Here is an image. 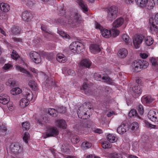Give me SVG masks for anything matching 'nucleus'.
<instances>
[{
  "mask_svg": "<svg viewBox=\"0 0 158 158\" xmlns=\"http://www.w3.org/2000/svg\"><path fill=\"white\" fill-rule=\"evenodd\" d=\"M148 65V63L147 61L138 60L134 61L132 64V66L133 72L137 73L146 68Z\"/></svg>",
  "mask_w": 158,
  "mask_h": 158,
  "instance_id": "1",
  "label": "nucleus"
},
{
  "mask_svg": "<svg viewBox=\"0 0 158 158\" xmlns=\"http://www.w3.org/2000/svg\"><path fill=\"white\" fill-rule=\"evenodd\" d=\"M80 15L77 13H75L73 15L70 16L68 20L65 21V20L59 19L60 23H63L69 24L70 26L72 27H74L76 25V22H79L80 20Z\"/></svg>",
  "mask_w": 158,
  "mask_h": 158,
  "instance_id": "2",
  "label": "nucleus"
},
{
  "mask_svg": "<svg viewBox=\"0 0 158 158\" xmlns=\"http://www.w3.org/2000/svg\"><path fill=\"white\" fill-rule=\"evenodd\" d=\"M108 13L107 18L108 20L112 21L117 16L118 14V7L113 6L108 8L107 11Z\"/></svg>",
  "mask_w": 158,
  "mask_h": 158,
  "instance_id": "3",
  "label": "nucleus"
},
{
  "mask_svg": "<svg viewBox=\"0 0 158 158\" xmlns=\"http://www.w3.org/2000/svg\"><path fill=\"white\" fill-rule=\"evenodd\" d=\"M83 48V45L78 41L73 42L69 46L70 49L74 53H80V51Z\"/></svg>",
  "mask_w": 158,
  "mask_h": 158,
  "instance_id": "4",
  "label": "nucleus"
},
{
  "mask_svg": "<svg viewBox=\"0 0 158 158\" xmlns=\"http://www.w3.org/2000/svg\"><path fill=\"white\" fill-rule=\"evenodd\" d=\"M149 22L151 24L149 27L150 31L151 32L158 31V27L156 25L158 24V13L156 14L154 19L150 18Z\"/></svg>",
  "mask_w": 158,
  "mask_h": 158,
  "instance_id": "5",
  "label": "nucleus"
},
{
  "mask_svg": "<svg viewBox=\"0 0 158 158\" xmlns=\"http://www.w3.org/2000/svg\"><path fill=\"white\" fill-rule=\"evenodd\" d=\"M59 131L55 127H49L47 130L45 134L44 135V138L50 137H56L59 135Z\"/></svg>",
  "mask_w": 158,
  "mask_h": 158,
  "instance_id": "6",
  "label": "nucleus"
},
{
  "mask_svg": "<svg viewBox=\"0 0 158 158\" xmlns=\"http://www.w3.org/2000/svg\"><path fill=\"white\" fill-rule=\"evenodd\" d=\"M87 108L84 105L79 107L77 110V114L79 118L82 119H86L88 118L86 113Z\"/></svg>",
  "mask_w": 158,
  "mask_h": 158,
  "instance_id": "7",
  "label": "nucleus"
},
{
  "mask_svg": "<svg viewBox=\"0 0 158 158\" xmlns=\"http://www.w3.org/2000/svg\"><path fill=\"white\" fill-rule=\"evenodd\" d=\"M144 38V36L142 35H136L134 36L133 39V42L135 47L136 48H139Z\"/></svg>",
  "mask_w": 158,
  "mask_h": 158,
  "instance_id": "8",
  "label": "nucleus"
},
{
  "mask_svg": "<svg viewBox=\"0 0 158 158\" xmlns=\"http://www.w3.org/2000/svg\"><path fill=\"white\" fill-rule=\"evenodd\" d=\"M132 91L134 92L133 96L135 98H137L141 94L142 92V87L138 85H134L132 88Z\"/></svg>",
  "mask_w": 158,
  "mask_h": 158,
  "instance_id": "9",
  "label": "nucleus"
},
{
  "mask_svg": "<svg viewBox=\"0 0 158 158\" xmlns=\"http://www.w3.org/2000/svg\"><path fill=\"white\" fill-rule=\"evenodd\" d=\"M129 125L127 123H122L117 128V132L120 134H123L128 130Z\"/></svg>",
  "mask_w": 158,
  "mask_h": 158,
  "instance_id": "10",
  "label": "nucleus"
},
{
  "mask_svg": "<svg viewBox=\"0 0 158 158\" xmlns=\"http://www.w3.org/2000/svg\"><path fill=\"white\" fill-rule=\"evenodd\" d=\"M148 118L153 122L158 121V112H156L153 110H150L148 114Z\"/></svg>",
  "mask_w": 158,
  "mask_h": 158,
  "instance_id": "11",
  "label": "nucleus"
},
{
  "mask_svg": "<svg viewBox=\"0 0 158 158\" xmlns=\"http://www.w3.org/2000/svg\"><path fill=\"white\" fill-rule=\"evenodd\" d=\"M81 90H83L85 94L87 95H90L92 93V87L89 85L84 83L81 88Z\"/></svg>",
  "mask_w": 158,
  "mask_h": 158,
  "instance_id": "12",
  "label": "nucleus"
},
{
  "mask_svg": "<svg viewBox=\"0 0 158 158\" xmlns=\"http://www.w3.org/2000/svg\"><path fill=\"white\" fill-rule=\"evenodd\" d=\"M21 148V146L18 143H13L10 146V149L11 151L14 153H19Z\"/></svg>",
  "mask_w": 158,
  "mask_h": 158,
  "instance_id": "13",
  "label": "nucleus"
},
{
  "mask_svg": "<svg viewBox=\"0 0 158 158\" xmlns=\"http://www.w3.org/2000/svg\"><path fill=\"white\" fill-rule=\"evenodd\" d=\"M31 57L33 58L34 62L37 64L39 63L41 61V59L39 54L36 52H34L31 54Z\"/></svg>",
  "mask_w": 158,
  "mask_h": 158,
  "instance_id": "14",
  "label": "nucleus"
},
{
  "mask_svg": "<svg viewBox=\"0 0 158 158\" xmlns=\"http://www.w3.org/2000/svg\"><path fill=\"white\" fill-rule=\"evenodd\" d=\"M154 99L150 95H144L141 98V101L144 104H150L152 103Z\"/></svg>",
  "mask_w": 158,
  "mask_h": 158,
  "instance_id": "15",
  "label": "nucleus"
},
{
  "mask_svg": "<svg viewBox=\"0 0 158 158\" xmlns=\"http://www.w3.org/2000/svg\"><path fill=\"white\" fill-rule=\"evenodd\" d=\"M56 126L59 128L63 129H66L67 124L65 121L63 119H58L56 122Z\"/></svg>",
  "mask_w": 158,
  "mask_h": 158,
  "instance_id": "16",
  "label": "nucleus"
},
{
  "mask_svg": "<svg viewBox=\"0 0 158 158\" xmlns=\"http://www.w3.org/2000/svg\"><path fill=\"white\" fill-rule=\"evenodd\" d=\"M10 100L9 97L6 94H2L0 95V102L3 104L8 103Z\"/></svg>",
  "mask_w": 158,
  "mask_h": 158,
  "instance_id": "17",
  "label": "nucleus"
},
{
  "mask_svg": "<svg viewBox=\"0 0 158 158\" xmlns=\"http://www.w3.org/2000/svg\"><path fill=\"white\" fill-rule=\"evenodd\" d=\"M124 22V19L123 18L120 17L114 21L113 23V26L114 27H118L122 25Z\"/></svg>",
  "mask_w": 158,
  "mask_h": 158,
  "instance_id": "18",
  "label": "nucleus"
},
{
  "mask_svg": "<svg viewBox=\"0 0 158 158\" xmlns=\"http://www.w3.org/2000/svg\"><path fill=\"white\" fill-rule=\"evenodd\" d=\"M128 53V51L126 49L123 48L119 50L118 55L119 57L123 58L127 56Z\"/></svg>",
  "mask_w": 158,
  "mask_h": 158,
  "instance_id": "19",
  "label": "nucleus"
},
{
  "mask_svg": "<svg viewBox=\"0 0 158 158\" xmlns=\"http://www.w3.org/2000/svg\"><path fill=\"white\" fill-rule=\"evenodd\" d=\"M91 64V61L89 59H85L81 61L80 65L83 67L89 68Z\"/></svg>",
  "mask_w": 158,
  "mask_h": 158,
  "instance_id": "20",
  "label": "nucleus"
},
{
  "mask_svg": "<svg viewBox=\"0 0 158 158\" xmlns=\"http://www.w3.org/2000/svg\"><path fill=\"white\" fill-rule=\"evenodd\" d=\"M90 49L92 52L95 54L101 51V49L99 46L96 44H92L90 46Z\"/></svg>",
  "mask_w": 158,
  "mask_h": 158,
  "instance_id": "21",
  "label": "nucleus"
},
{
  "mask_svg": "<svg viewBox=\"0 0 158 158\" xmlns=\"http://www.w3.org/2000/svg\"><path fill=\"white\" fill-rule=\"evenodd\" d=\"M21 28L18 26H13L10 31V34L13 35H17L20 34Z\"/></svg>",
  "mask_w": 158,
  "mask_h": 158,
  "instance_id": "22",
  "label": "nucleus"
},
{
  "mask_svg": "<svg viewBox=\"0 0 158 158\" xmlns=\"http://www.w3.org/2000/svg\"><path fill=\"white\" fill-rule=\"evenodd\" d=\"M31 14L27 11H25L22 14V18L23 20L28 22L31 19Z\"/></svg>",
  "mask_w": 158,
  "mask_h": 158,
  "instance_id": "23",
  "label": "nucleus"
},
{
  "mask_svg": "<svg viewBox=\"0 0 158 158\" xmlns=\"http://www.w3.org/2000/svg\"><path fill=\"white\" fill-rule=\"evenodd\" d=\"M0 8L1 11L4 12H7L10 10V6L8 4L2 3L0 4Z\"/></svg>",
  "mask_w": 158,
  "mask_h": 158,
  "instance_id": "24",
  "label": "nucleus"
},
{
  "mask_svg": "<svg viewBox=\"0 0 158 158\" xmlns=\"http://www.w3.org/2000/svg\"><path fill=\"white\" fill-rule=\"evenodd\" d=\"M128 130L130 129V131L134 132L139 128V125L136 122H134L129 125Z\"/></svg>",
  "mask_w": 158,
  "mask_h": 158,
  "instance_id": "25",
  "label": "nucleus"
},
{
  "mask_svg": "<svg viewBox=\"0 0 158 158\" xmlns=\"http://www.w3.org/2000/svg\"><path fill=\"white\" fill-rule=\"evenodd\" d=\"M56 56V60L59 62L64 63L67 60L66 57L63 54H58Z\"/></svg>",
  "mask_w": 158,
  "mask_h": 158,
  "instance_id": "26",
  "label": "nucleus"
},
{
  "mask_svg": "<svg viewBox=\"0 0 158 158\" xmlns=\"http://www.w3.org/2000/svg\"><path fill=\"white\" fill-rule=\"evenodd\" d=\"M128 115L131 118L137 117L140 119L141 118L139 114L137 113L136 110L135 109H132L129 112Z\"/></svg>",
  "mask_w": 158,
  "mask_h": 158,
  "instance_id": "27",
  "label": "nucleus"
},
{
  "mask_svg": "<svg viewBox=\"0 0 158 158\" xmlns=\"http://www.w3.org/2000/svg\"><path fill=\"white\" fill-rule=\"evenodd\" d=\"M78 2L83 11L85 13L87 12L88 11V7L87 5L85 4L83 0H78Z\"/></svg>",
  "mask_w": 158,
  "mask_h": 158,
  "instance_id": "28",
  "label": "nucleus"
},
{
  "mask_svg": "<svg viewBox=\"0 0 158 158\" xmlns=\"http://www.w3.org/2000/svg\"><path fill=\"white\" fill-rule=\"evenodd\" d=\"M101 32L102 36L106 38H109L111 35V31L106 29H104Z\"/></svg>",
  "mask_w": 158,
  "mask_h": 158,
  "instance_id": "29",
  "label": "nucleus"
},
{
  "mask_svg": "<svg viewBox=\"0 0 158 158\" xmlns=\"http://www.w3.org/2000/svg\"><path fill=\"white\" fill-rule=\"evenodd\" d=\"M106 138L107 140L110 143H113L117 141L115 136L112 134H109L107 135Z\"/></svg>",
  "mask_w": 158,
  "mask_h": 158,
  "instance_id": "30",
  "label": "nucleus"
},
{
  "mask_svg": "<svg viewBox=\"0 0 158 158\" xmlns=\"http://www.w3.org/2000/svg\"><path fill=\"white\" fill-rule=\"evenodd\" d=\"M122 38L123 40L127 45H130L131 44V39L130 38L129 36L127 34H123L122 36Z\"/></svg>",
  "mask_w": 158,
  "mask_h": 158,
  "instance_id": "31",
  "label": "nucleus"
},
{
  "mask_svg": "<svg viewBox=\"0 0 158 158\" xmlns=\"http://www.w3.org/2000/svg\"><path fill=\"white\" fill-rule=\"evenodd\" d=\"M48 113L53 117H56L58 115V112L54 109L49 108L48 110Z\"/></svg>",
  "mask_w": 158,
  "mask_h": 158,
  "instance_id": "32",
  "label": "nucleus"
},
{
  "mask_svg": "<svg viewBox=\"0 0 158 158\" xmlns=\"http://www.w3.org/2000/svg\"><path fill=\"white\" fill-rule=\"evenodd\" d=\"M154 5L155 3L153 0H148L145 7H146L148 9L151 10L153 8Z\"/></svg>",
  "mask_w": 158,
  "mask_h": 158,
  "instance_id": "33",
  "label": "nucleus"
},
{
  "mask_svg": "<svg viewBox=\"0 0 158 158\" xmlns=\"http://www.w3.org/2000/svg\"><path fill=\"white\" fill-rule=\"evenodd\" d=\"M148 0H135V2L137 4L140 6L144 7L146 6Z\"/></svg>",
  "mask_w": 158,
  "mask_h": 158,
  "instance_id": "34",
  "label": "nucleus"
},
{
  "mask_svg": "<svg viewBox=\"0 0 158 158\" xmlns=\"http://www.w3.org/2000/svg\"><path fill=\"white\" fill-rule=\"evenodd\" d=\"M16 69L20 72L25 73L27 74H29V72L27 71L26 69H25L24 68L20 67L19 65H17L15 66Z\"/></svg>",
  "mask_w": 158,
  "mask_h": 158,
  "instance_id": "35",
  "label": "nucleus"
},
{
  "mask_svg": "<svg viewBox=\"0 0 158 158\" xmlns=\"http://www.w3.org/2000/svg\"><path fill=\"white\" fill-rule=\"evenodd\" d=\"M80 137L77 135L73 136L71 139L72 143L74 144L77 143L80 141Z\"/></svg>",
  "mask_w": 158,
  "mask_h": 158,
  "instance_id": "36",
  "label": "nucleus"
},
{
  "mask_svg": "<svg viewBox=\"0 0 158 158\" xmlns=\"http://www.w3.org/2000/svg\"><path fill=\"white\" fill-rule=\"evenodd\" d=\"M58 32L59 34L63 37H64L65 39H70V37L69 35L64 31L61 30H58Z\"/></svg>",
  "mask_w": 158,
  "mask_h": 158,
  "instance_id": "37",
  "label": "nucleus"
},
{
  "mask_svg": "<svg viewBox=\"0 0 158 158\" xmlns=\"http://www.w3.org/2000/svg\"><path fill=\"white\" fill-rule=\"evenodd\" d=\"M145 42L147 45H151L153 42V39L151 37H147L145 39Z\"/></svg>",
  "mask_w": 158,
  "mask_h": 158,
  "instance_id": "38",
  "label": "nucleus"
},
{
  "mask_svg": "<svg viewBox=\"0 0 158 158\" xmlns=\"http://www.w3.org/2000/svg\"><path fill=\"white\" fill-rule=\"evenodd\" d=\"M15 84V81L14 80L11 78L8 79V81L6 83V85L7 86L11 87H14Z\"/></svg>",
  "mask_w": 158,
  "mask_h": 158,
  "instance_id": "39",
  "label": "nucleus"
},
{
  "mask_svg": "<svg viewBox=\"0 0 158 158\" xmlns=\"http://www.w3.org/2000/svg\"><path fill=\"white\" fill-rule=\"evenodd\" d=\"M11 56L13 59L15 60H17L20 57V56L18 53L14 50H13L12 54H11Z\"/></svg>",
  "mask_w": 158,
  "mask_h": 158,
  "instance_id": "40",
  "label": "nucleus"
},
{
  "mask_svg": "<svg viewBox=\"0 0 158 158\" xmlns=\"http://www.w3.org/2000/svg\"><path fill=\"white\" fill-rule=\"evenodd\" d=\"M41 29L42 30L44 31L46 33L50 35H52V32L50 31L47 28V27L45 25L43 24L41 25Z\"/></svg>",
  "mask_w": 158,
  "mask_h": 158,
  "instance_id": "41",
  "label": "nucleus"
},
{
  "mask_svg": "<svg viewBox=\"0 0 158 158\" xmlns=\"http://www.w3.org/2000/svg\"><path fill=\"white\" fill-rule=\"evenodd\" d=\"M28 85L33 90L35 91L36 90V85L34 81H30L28 83Z\"/></svg>",
  "mask_w": 158,
  "mask_h": 158,
  "instance_id": "42",
  "label": "nucleus"
},
{
  "mask_svg": "<svg viewBox=\"0 0 158 158\" xmlns=\"http://www.w3.org/2000/svg\"><path fill=\"white\" fill-rule=\"evenodd\" d=\"M102 146L104 148H111L112 145L108 142L105 141L102 142Z\"/></svg>",
  "mask_w": 158,
  "mask_h": 158,
  "instance_id": "43",
  "label": "nucleus"
},
{
  "mask_svg": "<svg viewBox=\"0 0 158 158\" xmlns=\"http://www.w3.org/2000/svg\"><path fill=\"white\" fill-rule=\"evenodd\" d=\"M22 126L24 130H27L30 128V124L27 122L23 123Z\"/></svg>",
  "mask_w": 158,
  "mask_h": 158,
  "instance_id": "44",
  "label": "nucleus"
},
{
  "mask_svg": "<svg viewBox=\"0 0 158 158\" xmlns=\"http://www.w3.org/2000/svg\"><path fill=\"white\" fill-rule=\"evenodd\" d=\"M138 110L139 114L140 115H143L144 113V109L143 106L141 105H139L138 107Z\"/></svg>",
  "mask_w": 158,
  "mask_h": 158,
  "instance_id": "45",
  "label": "nucleus"
},
{
  "mask_svg": "<svg viewBox=\"0 0 158 158\" xmlns=\"http://www.w3.org/2000/svg\"><path fill=\"white\" fill-rule=\"evenodd\" d=\"M29 137V133L27 132H25L24 134V136L23 137V139L24 141L26 143H28V140Z\"/></svg>",
  "mask_w": 158,
  "mask_h": 158,
  "instance_id": "46",
  "label": "nucleus"
},
{
  "mask_svg": "<svg viewBox=\"0 0 158 158\" xmlns=\"http://www.w3.org/2000/svg\"><path fill=\"white\" fill-rule=\"evenodd\" d=\"M81 146L83 148L87 149L90 148L92 146V144L88 142H84L82 143Z\"/></svg>",
  "mask_w": 158,
  "mask_h": 158,
  "instance_id": "47",
  "label": "nucleus"
},
{
  "mask_svg": "<svg viewBox=\"0 0 158 158\" xmlns=\"http://www.w3.org/2000/svg\"><path fill=\"white\" fill-rule=\"evenodd\" d=\"M111 32V35L114 37L118 36L119 33V31L117 29H113Z\"/></svg>",
  "mask_w": 158,
  "mask_h": 158,
  "instance_id": "48",
  "label": "nucleus"
},
{
  "mask_svg": "<svg viewBox=\"0 0 158 158\" xmlns=\"http://www.w3.org/2000/svg\"><path fill=\"white\" fill-rule=\"evenodd\" d=\"M25 96L26 98V99L29 101L32 100L33 97L32 94H30L28 92H27L26 94H25Z\"/></svg>",
  "mask_w": 158,
  "mask_h": 158,
  "instance_id": "49",
  "label": "nucleus"
},
{
  "mask_svg": "<svg viewBox=\"0 0 158 158\" xmlns=\"http://www.w3.org/2000/svg\"><path fill=\"white\" fill-rule=\"evenodd\" d=\"M66 108L63 106L58 107L57 108V111L60 113H64L66 111Z\"/></svg>",
  "mask_w": 158,
  "mask_h": 158,
  "instance_id": "50",
  "label": "nucleus"
},
{
  "mask_svg": "<svg viewBox=\"0 0 158 158\" xmlns=\"http://www.w3.org/2000/svg\"><path fill=\"white\" fill-rule=\"evenodd\" d=\"M93 76L94 78L95 79L98 81L102 80V77L98 73H95Z\"/></svg>",
  "mask_w": 158,
  "mask_h": 158,
  "instance_id": "51",
  "label": "nucleus"
},
{
  "mask_svg": "<svg viewBox=\"0 0 158 158\" xmlns=\"http://www.w3.org/2000/svg\"><path fill=\"white\" fill-rule=\"evenodd\" d=\"M95 28L97 29H99L100 31L101 32L104 29L103 27L96 21H95Z\"/></svg>",
  "mask_w": 158,
  "mask_h": 158,
  "instance_id": "52",
  "label": "nucleus"
},
{
  "mask_svg": "<svg viewBox=\"0 0 158 158\" xmlns=\"http://www.w3.org/2000/svg\"><path fill=\"white\" fill-rule=\"evenodd\" d=\"M151 63H152V65L153 66H155L156 64H158L157 63V61L155 58L152 57L149 59Z\"/></svg>",
  "mask_w": 158,
  "mask_h": 158,
  "instance_id": "53",
  "label": "nucleus"
},
{
  "mask_svg": "<svg viewBox=\"0 0 158 158\" xmlns=\"http://www.w3.org/2000/svg\"><path fill=\"white\" fill-rule=\"evenodd\" d=\"M12 67L13 65L12 64L7 63L4 64V65L3 67V68L5 70H7L12 68Z\"/></svg>",
  "mask_w": 158,
  "mask_h": 158,
  "instance_id": "54",
  "label": "nucleus"
},
{
  "mask_svg": "<svg viewBox=\"0 0 158 158\" xmlns=\"http://www.w3.org/2000/svg\"><path fill=\"white\" fill-rule=\"evenodd\" d=\"M1 18L3 20H7L8 19V15L6 14L5 13H1L0 14Z\"/></svg>",
  "mask_w": 158,
  "mask_h": 158,
  "instance_id": "55",
  "label": "nucleus"
},
{
  "mask_svg": "<svg viewBox=\"0 0 158 158\" xmlns=\"http://www.w3.org/2000/svg\"><path fill=\"white\" fill-rule=\"evenodd\" d=\"M120 154L116 153H113L111 155V158H121Z\"/></svg>",
  "mask_w": 158,
  "mask_h": 158,
  "instance_id": "56",
  "label": "nucleus"
},
{
  "mask_svg": "<svg viewBox=\"0 0 158 158\" xmlns=\"http://www.w3.org/2000/svg\"><path fill=\"white\" fill-rule=\"evenodd\" d=\"M27 100L25 98H22L20 101V106H22L24 107V105H25V103Z\"/></svg>",
  "mask_w": 158,
  "mask_h": 158,
  "instance_id": "57",
  "label": "nucleus"
},
{
  "mask_svg": "<svg viewBox=\"0 0 158 158\" xmlns=\"http://www.w3.org/2000/svg\"><path fill=\"white\" fill-rule=\"evenodd\" d=\"M83 126L85 128H89L91 126L90 125L88 124V122L86 121L85 122H84L83 123ZM82 126H83L82 124H81Z\"/></svg>",
  "mask_w": 158,
  "mask_h": 158,
  "instance_id": "58",
  "label": "nucleus"
},
{
  "mask_svg": "<svg viewBox=\"0 0 158 158\" xmlns=\"http://www.w3.org/2000/svg\"><path fill=\"white\" fill-rule=\"evenodd\" d=\"M93 131L95 133L98 134H101L103 132L102 131L101 129L98 128L94 129L93 130Z\"/></svg>",
  "mask_w": 158,
  "mask_h": 158,
  "instance_id": "59",
  "label": "nucleus"
},
{
  "mask_svg": "<svg viewBox=\"0 0 158 158\" xmlns=\"http://www.w3.org/2000/svg\"><path fill=\"white\" fill-rule=\"evenodd\" d=\"M12 39L15 42H22V39L20 38H16L15 37H13L12 38Z\"/></svg>",
  "mask_w": 158,
  "mask_h": 158,
  "instance_id": "60",
  "label": "nucleus"
},
{
  "mask_svg": "<svg viewBox=\"0 0 158 158\" xmlns=\"http://www.w3.org/2000/svg\"><path fill=\"white\" fill-rule=\"evenodd\" d=\"M15 94H18L22 92L21 89L19 88H14Z\"/></svg>",
  "mask_w": 158,
  "mask_h": 158,
  "instance_id": "61",
  "label": "nucleus"
},
{
  "mask_svg": "<svg viewBox=\"0 0 158 158\" xmlns=\"http://www.w3.org/2000/svg\"><path fill=\"white\" fill-rule=\"evenodd\" d=\"M136 85H139L141 86L142 84V80L139 77H138L136 79Z\"/></svg>",
  "mask_w": 158,
  "mask_h": 158,
  "instance_id": "62",
  "label": "nucleus"
},
{
  "mask_svg": "<svg viewBox=\"0 0 158 158\" xmlns=\"http://www.w3.org/2000/svg\"><path fill=\"white\" fill-rule=\"evenodd\" d=\"M61 148V151L63 152H67L69 150V148H67L66 147H64L63 145H62Z\"/></svg>",
  "mask_w": 158,
  "mask_h": 158,
  "instance_id": "63",
  "label": "nucleus"
},
{
  "mask_svg": "<svg viewBox=\"0 0 158 158\" xmlns=\"http://www.w3.org/2000/svg\"><path fill=\"white\" fill-rule=\"evenodd\" d=\"M107 83L108 84L111 85H114V82L113 80L110 78L109 77L108 78Z\"/></svg>",
  "mask_w": 158,
  "mask_h": 158,
  "instance_id": "64",
  "label": "nucleus"
}]
</instances>
